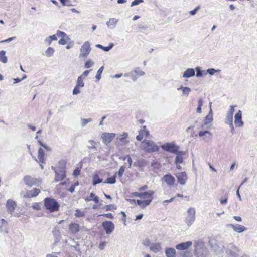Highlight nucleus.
<instances>
[{
	"label": "nucleus",
	"instance_id": "obj_1",
	"mask_svg": "<svg viewBox=\"0 0 257 257\" xmlns=\"http://www.w3.org/2000/svg\"><path fill=\"white\" fill-rule=\"evenodd\" d=\"M44 202L46 209L51 212L57 211L59 209L60 204L54 198L46 197L44 199Z\"/></svg>",
	"mask_w": 257,
	"mask_h": 257
},
{
	"label": "nucleus",
	"instance_id": "obj_2",
	"mask_svg": "<svg viewBox=\"0 0 257 257\" xmlns=\"http://www.w3.org/2000/svg\"><path fill=\"white\" fill-rule=\"evenodd\" d=\"M141 148L148 153L157 152L159 150V147L152 140H144L141 144Z\"/></svg>",
	"mask_w": 257,
	"mask_h": 257
},
{
	"label": "nucleus",
	"instance_id": "obj_3",
	"mask_svg": "<svg viewBox=\"0 0 257 257\" xmlns=\"http://www.w3.org/2000/svg\"><path fill=\"white\" fill-rule=\"evenodd\" d=\"M195 254L197 257H207L208 249L201 241H195Z\"/></svg>",
	"mask_w": 257,
	"mask_h": 257
},
{
	"label": "nucleus",
	"instance_id": "obj_4",
	"mask_svg": "<svg viewBox=\"0 0 257 257\" xmlns=\"http://www.w3.org/2000/svg\"><path fill=\"white\" fill-rule=\"evenodd\" d=\"M241 249L233 243H229L227 245L226 253L229 257H239V253Z\"/></svg>",
	"mask_w": 257,
	"mask_h": 257
},
{
	"label": "nucleus",
	"instance_id": "obj_5",
	"mask_svg": "<svg viewBox=\"0 0 257 257\" xmlns=\"http://www.w3.org/2000/svg\"><path fill=\"white\" fill-rule=\"evenodd\" d=\"M195 209L190 207L187 211L185 221L188 226H191L195 220Z\"/></svg>",
	"mask_w": 257,
	"mask_h": 257
},
{
	"label": "nucleus",
	"instance_id": "obj_6",
	"mask_svg": "<svg viewBox=\"0 0 257 257\" xmlns=\"http://www.w3.org/2000/svg\"><path fill=\"white\" fill-rule=\"evenodd\" d=\"M23 181L26 185L31 188L33 186H38L41 180L30 175H26L23 178Z\"/></svg>",
	"mask_w": 257,
	"mask_h": 257
},
{
	"label": "nucleus",
	"instance_id": "obj_7",
	"mask_svg": "<svg viewBox=\"0 0 257 257\" xmlns=\"http://www.w3.org/2000/svg\"><path fill=\"white\" fill-rule=\"evenodd\" d=\"M91 51L90 43L88 41L85 42L80 48L79 58H85L89 54Z\"/></svg>",
	"mask_w": 257,
	"mask_h": 257
},
{
	"label": "nucleus",
	"instance_id": "obj_8",
	"mask_svg": "<svg viewBox=\"0 0 257 257\" xmlns=\"http://www.w3.org/2000/svg\"><path fill=\"white\" fill-rule=\"evenodd\" d=\"M161 148L165 151L175 154L177 149H179L178 146L174 143H166L161 146Z\"/></svg>",
	"mask_w": 257,
	"mask_h": 257
},
{
	"label": "nucleus",
	"instance_id": "obj_9",
	"mask_svg": "<svg viewBox=\"0 0 257 257\" xmlns=\"http://www.w3.org/2000/svg\"><path fill=\"white\" fill-rule=\"evenodd\" d=\"M116 134L111 133H103L101 137L103 143L105 145H108L115 138Z\"/></svg>",
	"mask_w": 257,
	"mask_h": 257
},
{
	"label": "nucleus",
	"instance_id": "obj_10",
	"mask_svg": "<svg viewBox=\"0 0 257 257\" xmlns=\"http://www.w3.org/2000/svg\"><path fill=\"white\" fill-rule=\"evenodd\" d=\"M102 226L105 230L107 234L111 233L114 229V224L110 221H105L102 223Z\"/></svg>",
	"mask_w": 257,
	"mask_h": 257
},
{
	"label": "nucleus",
	"instance_id": "obj_11",
	"mask_svg": "<svg viewBox=\"0 0 257 257\" xmlns=\"http://www.w3.org/2000/svg\"><path fill=\"white\" fill-rule=\"evenodd\" d=\"M154 194V191H149L144 192L143 193H139V192H133L131 194L132 197H137L141 198L147 199L149 198L150 197H152Z\"/></svg>",
	"mask_w": 257,
	"mask_h": 257
},
{
	"label": "nucleus",
	"instance_id": "obj_12",
	"mask_svg": "<svg viewBox=\"0 0 257 257\" xmlns=\"http://www.w3.org/2000/svg\"><path fill=\"white\" fill-rule=\"evenodd\" d=\"M128 134L123 133V134L120 135L116 138V144L118 146H123L128 143L129 141L127 140Z\"/></svg>",
	"mask_w": 257,
	"mask_h": 257
},
{
	"label": "nucleus",
	"instance_id": "obj_13",
	"mask_svg": "<svg viewBox=\"0 0 257 257\" xmlns=\"http://www.w3.org/2000/svg\"><path fill=\"white\" fill-rule=\"evenodd\" d=\"M162 180L169 186H173L175 183V178L170 173L165 175Z\"/></svg>",
	"mask_w": 257,
	"mask_h": 257
},
{
	"label": "nucleus",
	"instance_id": "obj_14",
	"mask_svg": "<svg viewBox=\"0 0 257 257\" xmlns=\"http://www.w3.org/2000/svg\"><path fill=\"white\" fill-rule=\"evenodd\" d=\"M40 193V190L38 188H33L31 190L27 191L23 196L25 198H31L37 196Z\"/></svg>",
	"mask_w": 257,
	"mask_h": 257
},
{
	"label": "nucleus",
	"instance_id": "obj_15",
	"mask_svg": "<svg viewBox=\"0 0 257 257\" xmlns=\"http://www.w3.org/2000/svg\"><path fill=\"white\" fill-rule=\"evenodd\" d=\"M178 182L181 185H185L187 180L186 173L185 172H182L176 174Z\"/></svg>",
	"mask_w": 257,
	"mask_h": 257
},
{
	"label": "nucleus",
	"instance_id": "obj_16",
	"mask_svg": "<svg viewBox=\"0 0 257 257\" xmlns=\"http://www.w3.org/2000/svg\"><path fill=\"white\" fill-rule=\"evenodd\" d=\"M6 207L8 211L10 212L11 214H12L16 207V203L13 200L8 199L6 202Z\"/></svg>",
	"mask_w": 257,
	"mask_h": 257
},
{
	"label": "nucleus",
	"instance_id": "obj_17",
	"mask_svg": "<svg viewBox=\"0 0 257 257\" xmlns=\"http://www.w3.org/2000/svg\"><path fill=\"white\" fill-rule=\"evenodd\" d=\"M234 123L236 127H241L243 124V122L242 120V113L240 110H239L235 115Z\"/></svg>",
	"mask_w": 257,
	"mask_h": 257
},
{
	"label": "nucleus",
	"instance_id": "obj_18",
	"mask_svg": "<svg viewBox=\"0 0 257 257\" xmlns=\"http://www.w3.org/2000/svg\"><path fill=\"white\" fill-rule=\"evenodd\" d=\"M192 244L190 241L182 242L176 245V248L178 250H185L189 248Z\"/></svg>",
	"mask_w": 257,
	"mask_h": 257
},
{
	"label": "nucleus",
	"instance_id": "obj_19",
	"mask_svg": "<svg viewBox=\"0 0 257 257\" xmlns=\"http://www.w3.org/2000/svg\"><path fill=\"white\" fill-rule=\"evenodd\" d=\"M55 172L56 173L55 176V181L56 182H58L63 180L66 176V172L62 171L60 170H55Z\"/></svg>",
	"mask_w": 257,
	"mask_h": 257
},
{
	"label": "nucleus",
	"instance_id": "obj_20",
	"mask_svg": "<svg viewBox=\"0 0 257 257\" xmlns=\"http://www.w3.org/2000/svg\"><path fill=\"white\" fill-rule=\"evenodd\" d=\"M228 226L232 228L234 231L237 233H241L246 230V228L244 226L238 224H230L228 225Z\"/></svg>",
	"mask_w": 257,
	"mask_h": 257
},
{
	"label": "nucleus",
	"instance_id": "obj_21",
	"mask_svg": "<svg viewBox=\"0 0 257 257\" xmlns=\"http://www.w3.org/2000/svg\"><path fill=\"white\" fill-rule=\"evenodd\" d=\"M69 228L71 232L75 234L80 231V226L77 223H70L69 226Z\"/></svg>",
	"mask_w": 257,
	"mask_h": 257
},
{
	"label": "nucleus",
	"instance_id": "obj_22",
	"mask_svg": "<svg viewBox=\"0 0 257 257\" xmlns=\"http://www.w3.org/2000/svg\"><path fill=\"white\" fill-rule=\"evenodd\" d=\"M195 75V69L193 68H188L183 73V78H190Z\"/></svg>",
	"mask_w": 257,
	"mask_h": 257
},
{
	"label": "nucleus",
	"instance_id": "obj_23",
	"mask_svg": "<svg viewBox=\"0 0 257 257\" xmlns=\"http://www.w3.org/2000/svg\"><path fill=\"white\" fill-rule=\"evenodd\" d=\"M118 21V19L116 18H110L106 22V25L110 29H113L115 28Z\"/></svg>",
	"mask_w": 257,
	"mask_h": 257
},
{
	"label": "nucleus",
	"instance_id": "obj_24",
	"mask_svg": "<svg viewBox=\"0 0 257 257\" xmlns=\"http://www.w3.org/2000/svg\"><path fill=\"white\" fill-rule=\"evenodd\" d=\"M52 233L55 241H59L61 238L59 229L57 227H55L52 231Z\"/></svg>",
	"mask_w": 257,
	"mask_h": 257
},
{
	"label": "nucleus",
	"instance_id": "obj_25",
	"mask_svg": "<svg viewBox=\"0 0 257 257\" xmlns=\"http://www.w3.org/2000/svg\"><path fill=\"white\" fill-rule=\"evenodd\" d=\"M234 112V107L233 106H230L226 117V120L228 122L233 121V114Z\"/></svg>",
	"mask_w": 257,
	"mask_h": 257
},
{
	"label": "nucleus",
	"instance_id": "obj_26",
	"mask_svg": "<svg viewBox=\"0 0 257 257\" xmlns=\"http://www.w3.org/2000/svg\"><path fill=\"white\" fill-rule=\"evenodd\" d=\"M165 254L167 257H175L176 250L173 248H167L165 249Z\"/></svg>",
	"mask_w": 257,
	"mask_h": 257
},
{
	"label": "nucleus",
	"instance_id": "obj_27",
	"mask_svg": "<svg viewBox=\"0 0 257 257\" xmlns=\"http://www.w3.org/2000/svg\"><path fill=\"white\" fill-rule=\"evenodd\" d=\"M213 120L212 109H210L209 114L205 117L204 120L203 125H206Z\"/></svg>",
	"mask_w": 257,
	"mask_h": 257
},
{
	"label": "nucleus",
	"instance_id": "obj_28",
	"mask_svg": "<svg viewBox=\"0 0 257 257\" xmlns=\"http://www.w3.org/2000/svg\"><path fill=\"white\" fill-rule=\"evenodd\" d=\"M153 197H150L149 198H147L146 200H143L140 205V208L144 209L147 206H148L152 202Z\"/></svg>",
	"mask_w": 257,
	"mask_h": 257
},
{
	"label": "nucleus",
	"instance_id": "obj_29",
	"mask_svg": "<svg viewBox=\"0 0 257 257\" xmlns=\"http://www.w3.org/2000/svg\"><path fill=\"white\" fill-rule=\"evenodd\" d=\"M44 151L43 149L40 148L38 150V158L39 160V163H43L44 162Z\"/></svg>",
	"mask_w": 257,
	"mask_h": 257
},
{
	"label": "nucleus",
	"instance_id": "obj_30",
	"mask_svg": "<svg viewBox=\"0 0 257 257\" xmlns=\"http://www.w3.org/2000/svg\"><path fill=\"white\" fill-rule=\"evenodd\" d=\"M113 46L114 44L112 43H111L109 44V46L107 47H104L100 44L96 45V47L102 49L104 51L108 52L113 48Z\"/></svg>",
	"mask_w": 257,
	"mask_h": 257
},
{
	"label": "nucleus",
	"instance_id": "obj_31",
	"mask_svg": "<svg viewBox=\"0 0 257 257\" xmlns=\"http://www.w3.org/2000/svg\"><path fill=\"white\" fill-rule=\"evenodd\" d=\"M116 173H115L113 176L108 178L103 183L110 184H114L116 182Z\"/></svg>",
	"mask_w": 257,
	"mask_h": 257
},
{
	"label": "nucleus",
	"instance_id": "obj_32",
	"mask_svg": "<svg viewBox=\"0 0 257 257\" xmlns=\"http://www.w3.org/2000/svg\"><path fill=\"white\" fill-rule=\"evenodd\" d=\"M161 249V245L159 243H153L150 246L151 250L154 252H157L160 251Z\"/></svg>",
	"mask_w": 257,
	"mask_h": 257
},
{
	"label": "nucleus",
	"instance_id": "obj_33",
	"mask_svg": "<svg viewBox=\"0 0 257 257\" xmlns=\"http://www.w3.org/2000/svg\"><path fill=\"white\" fill-rule=\"evenodd\" d=\"M0 61L3 63H6L8 62V58L4 50L0 51Z\"/></svg>",
	"mask_w": 257,
	"mask_h": 257
},
{
	"label": "nucleus",
	"instance_id": "obj_34",
	"mask_svg": "<svg viewBox=\"0 0 257 257\" xmlns=\"http://www.w3.org/2000/svg\"><path fill=\"white\" fill-rule=\"evenodd\" d=\"M89 145H87V148L88 149H96L97 143L94 141L93 140H89L88 141Z\"/></svg>",
	"mask_w": 257,
	"mask_h": 257
},
{
	"label": "nucleus",
	"instance_id": "obj_35",
	"mask_svg": "<svg viewBox=\"0 0 257 257\" xmlns=\"http://www.w3.org/2000/svg\"><path fill=\"white\" fill-rule=\"evenodd\" d=\"M196 71V76L197 77H200L203 76L204 74H206V72L204 70H200L199 67H196L195 68V71Z\"/></svg>",
	"mask_w": 257,
	"mask_h": 257
},
{
	"label": "nucleus",
	"instance_id": "obj_36",
	"mask_svg": "<svg viewBox=\"0 0 257 257\" xmlns=\"http://www.w3.org/2000/svg\"><path fill=\"white\" fill-rule=\"evenodd\" d=\"M102 182V179H101L99 175L95 174L94 175L93 178V185H95L97 184L100 183Z\"/></svg>",
	"mask_w": 257,
	"mask_h": 257
},
{
	"label": "nucleus",
	"instance_id": "obj_37",
	"mask_svg": "<svg viewBox=\"0 0 257 257\" xmlns=\"http://www.w3.org/2000/svg\"><path fill=\"white\" fill-rule=\"evenodd\" d=\"M133 72L136 74L138 77L145 75V72L141 70L140 68L138 67H136L134 69Z\"/></svg>",
	"mask_w": 257,
	"mask_h": 257
},
{
	"label": "nucleus",
	"instance_id": "obj_38",
	"mask_svg": "<svg viewBox=\"0 0 257 257\" xmlns=\"http://www.w3.org/2000/svg\"><path fill=\"white\" fill-rule=\"evenodd\" d=\"M59 169L58 170H61L62 171H65V168L66 166V162L65 161L62 160L59 161Z\"/></svg>",
	"mask_w": 257,
	"mask_h": 257
},
{
	"label": "nucleus",
	"instance_id": "obj_39",
	"mask_svg": "<svg viewBox=\"0 0 257 257\" xmlns=\"http://www.w3.org/2000/svg\"><path fill=\"white\" fill-rule=\"evenodd\" d=\"M93 121V119L91 118H89L87 119L85 118H81V126L82 127H85L86 124L89 122H91Z\"/></svg>",
	"mask_w": 257,
	"mask_h": 257
},
{
	"label": "nucleus",
	"instance_id": "obj_40",
	"mask_svg": "<svg viewBox=\"0 0 257 257\" xmlns=\"http://www.w3.org/2000/svg\"><path fill=\"white\" fill-rule=\"evenodd\" d=\"M192 253L189 251H184L179 253L178 257H192Z\"/></svg>",
	"mask_w": 257,
	"mask_h": 257
},
{
	"label": "nucleus",
	"instance_id": "obj_41",
	"mask_svg": "<svg viewBox=\"0 0 257 257\" xmlns=\"http://www.w3.org/2000/svg\"><path fill=\"white\" fill-rule=\"evenodd\" d=\"M83 78L82 76L78 77L76 82V86L79 87H82L84 86V83L83 82Z\"/></svg>",
	"mask_w": 257,
	"mask_h": 257
},
{
	"label": "nucleus",
	"instance_id": "obj_42",
	"mask_svg": "<svg viewBox=\"0 0 257 257\" xmlns=\"http://www.w3.org/2000/svg\"><path fill=\"white\" fill-rule=\"evenodd\" d=\"M85 215V212L81 211L79 209H76L75 210V216L76 217H81L84 216Z\"/></svg>",
	"mask_w": 257,
	"mask_h": 257
},
{
	"label": "nucleus",
	"instance_id": "obj_43",
	"mask_svg": "<svg viewBox=\"0 0 257 257\" xmlns=\"http://www.w3.org/2000/svg\"><path fill=\"white\" fill-rule=\"evenodd\" d=\"M203 105V100L201 99H199L198 101V107L196 109L197 113H201V107Z\"/></svg>",
	"mask_w": 257,
	"mask_h": 257
},
{
	"label": "nucleus",
	"instance_id": "obj_44",
	"mask_svg": "<svg viewBox=\"0 0 257 257\" xmlns=\"http://www.w3.org/2000/svg\"><path fill=\"white\" fill-rule=\"evenodd\" d=\"M198 134L200 137L207 136V135H208L209 137H212V134L208 131H200Z\"/></svg>",
	"mask_w": 257,
	"mask_h": 257
},
{
	"label": "nucleus",
	"instance_id": "obj_45",
	"mask_svg": "<svg viewBox=\"0 0 257 257\" xmlns=\"http://www.w3.org/2000/svg\"><path fill=\"white\" fill-rule=\"evenodd\" d=\"M104 66H101L97 71L96 75V78L97 80H99L101 79V75L103 71Z\"/></svg>",
	"mask_w": 257,
	"mask_h": 257
},
{
	"label": "nucleus",
	"instance_id": "obj_46",
	"mask_svg": "<svg viewBox=\"0 0 257 257\" xmlns=\"http://www.w3.org/2000/svg\"><path fill=\"white\" fill-rule=\"evenodd\" d=\"M54 51V49L53 48L49 47L46 51L45 53L47 56L50 57L53 54Z\"/></svg>",
	"mask_w": 257,
	"mask_h": 257
},
{
	"label": "nucleus",
	"instance_id": "obj_47",
	"mask_svg": "<svg viewBox=\"0 0 257 257\" xmlns=\"http://www.w3.org/2000/svg\"><path fill=\"white\" fill-rule=\"evenodd\" d=\"M125 171V167L123 166H121L117 172H116V175H118L119 178H121Z\"/></svg>",
	"mask_w": 257,
	"mask_h": 257
},
{
	"label": "nucleus",
	"instance_id": "obj_48",
	"mask_svg": "<svg viewBox=\"0 0 257 257\" xmlns=\"http://www.w3.org/2000/svg\"><path fill=\"white\" fill-rule=\"evenodd\" d=\"M191 91V89L189 87H184L182 93L183 94L188 96L189 95V93Z\"/></svg>",
	"mask_w": 257,
	"mask_h": 257
},
{
	"label": "nucleus",
	"instance_id": "obj_49",
	"mask_svg": "<svg viewBox=\"0 0 257 257\" xmlns=\"http://www.w3.org/2000/svg\"><path fill=\"white\" fill-rule=\"evenodd\" d=\"M56 35L58 37H67V34L65 32L61 31L60 30H58L57 31Z\"/></svg>",
	"mask_w": 257,
	"mask_h": 257
},
{
	"label": "nucleus",
	"instance_id": "obj_50",
	"mask_svg": "<svg viewBox=\"0 0 257 257\" xmlns=\"http://www.w3.org/2000/svg\"><path fill=\"white\" fill-rule=\"evenodd\" d=\"M175 162L176 164L183 162V157L180 155H177L175 158Z\"/></svg>",
	"mask_w": 257,
	"mask_h": 257
},
{
	"label": "nucleus",
	"instance_id": "obj_51",
	"mask_svg": "<svg viewBox=\"0 0 257 257\" xmlns=\"http://www.w3.org/2000/svg\"><path fill=\"white\" fill-rule=\"evenodd\" d=\"M68 37L67 36V37L61 38L58 42V43L61 45H65L67 43V40L68 39Z\"/></svg>",
	"mask_w": 257,
	"mask_h": 257
},
{
	"label": "nucleus",
	"instance_id": "obj_52",
	"mask_svg": "<svg viewBox=\"0 0 257 257\" xmlns=\"http://www.w3.org/2000/svg\"><path fill=\"white\" fill-rule=\"evenodd\" d=\"M219 71V70H217L214 68H209L206 71V74L208 73L210 75H213L215 74V72Z\"/></svg>",
	"mask_w": 257,
	"mask_h": 257
},
{
	"label": "nucleus",
	"instance_id": "obj_53",
	"mask_svg": "<svg viewBox=\"0 0 257 257\" xmlns=\"http://www.w3.org/2000/svg\"><path fill=\"white\" fill-rule=\"evenodd\" d=\"M94 65V62L90 60H87L85 63V67L87 68L91 67Z\"/></svg>",
	"mask_w": 257,
	"mask_h": 257
},
{
	"label": "nucleus",
	"instance_id": "obj_54",
	"mask_svg": "<svg viewBox=\"0 0 257 257\" xmlns=\"http://www.w3.org/2000/svg\"><path fill=\"white\" fill-rule=\"evenodd\" d=\"M0 231L1 232H4L6 234H7L8 233L7 225H1L0 226Z\"/></svg>",
	"mask_w": 257,
	"mask_h": 257
},
{
	"label": "nucleus",
	"instance_id": "obj_55",
	"mask_svg": "<svg viewBox=\"0 0 257 257\" xmlns=\"http://www.w3.org/2000/svg\"><path fill=\"white\" fill-rule=\"evenodd\" d=\"M81 170L79 168H76L73 171V175L76 177L80 174Z\"/></svg>",
	"mask_w": 257,
	"mask_h": 257
},
{
	"label": "nucleus",
	"instance_id": "obj_56",
	"mask_svg": "<svg viewBox=\"0 0 257 257\" xmlns=\"http://www.w3.org/2000/svg\"><path fill=\"white\" fill-rule=\"evenodd\" d=\"M105 216V217H106L107 218H110V219H113V218H114L112 214L110 213L100 214L98 215V216Z\"/></svg>",
	"mask_w": 257,
	"mask_h": 257
},
{
	"label": "nucleus",
	"instance_id": "obj_57",
	"mask_svg": "<svg viewBox=\"0 0 257 257\" xmlns=\"http://www.w3.org/2000/svg\"><path fill=\"white\" fill-rule=\"evenodd\" d=\"M48 38L50 39L49 41V44H50L51 43V41L52 40H57V36L56 34H54V35L50 36Z\"/></svg>",
	"mask_w": 257,
	"mask_h": 257
},
{
	"label": "nucleus",
	"instance_id": "obj_58",
	"mask_svg": "<svg viewBox=\"0 0 257 257\" xmlns=\"http://www.w3.org/2000/svg\"><path fill=\"white\" fill-rule=\"evenodd\" d=\"M143 2V0H134L132 2L131 6L132 7L134 6L138 5L140 3H142Z\"/></svg>",
	"mask_w": 257,
	"mask_h": 257
},
{
	"label": "nucleus",
	"instance_id": "obj_59",
	"mask_svg": "<svg viewBox=\"0 0 257 257\" xmlns=\"http://www.w3.org/2000/svg\"><path fill=\"white\" fill-rule=\"evenodd\" d=\"M131 78L133 81H136L138 79V76L135 74L133 71L131 72Z\"/></svg>",
	"mask_w": 257,
	"mask_h": 257
},
{
	"label": "nucleus",
	"instance_id": "obj_60",
	"mask_svg": "<svg viewBox=\"0 0 257 257\" xmlns=\"http://www.w3.org/2000/svg\"><path fill=\"white\" fill-rule=\"evenodd\" d=\"M16 37L15 36L9 38L7 39L0 41V43L10 42V41L15 40Z\"/></svg>",
	"mask_w": 257,
	"mask_h": 257
},
{
	"label": "nucleus",
	"instance_id": "obj_61",
	"mask_svg": "<svg viewBox=\"0 0 257 257\" xmlns=\"http://www.w3.org/2000/svg\"><path fill=\"white\" fill-rule=\"evenodd\" d=\"M80 90H79V87H77L76 86H75L73 90V95H76L78 93H80Z\"/></svg>",
	"mask_w": 257,
	"mask_h": 257
},
{
	"label": "nucleus",
	"instance_id": "obj_62",
	"mask_svg": "<svg viewBox=\"0 0 257 257\" xmlns=\"http://www.w3.org/2000/svg\"><path fill=\"white\" fill-rule=\"evenodd\" d=\"M32 208L36 210H40V207L38 203H35L32 205Z\"/></svg>",
	"mask_w": 257,
	"mask_h": 257
},
{
	"label": "nucleus",
	"instance_id": "obj_63",
	"mask_svg": "<svg viewBox=\"0 0 257 257\" xmlns=\"http://www.w3.org/2000/svg\"><path fill=\"white\" fill-rule=\"evenodd\" d=\"M200 9V7L199 6H197V7H196L194 10H192V11H190L189 12V13L191 15H194L195 14H196V13H197V11Z\"/></svg>",
	"mask_w": 257,
	"mask_h": 257
},
{
	"label": "nucleus",
	"instance_id": "obj_64",
	"mask_svg": "<svg viewBox=\"0 0 257 257\" xmlns=\"http://www.w3.org/2000/svg\"><path fill=\"white\" fill-rule=\"evenodd\" d=\"M95 194L93 193H91L90 194V196L89 197H87L86 199H85V200L86 201H91L92 200L93 198V197L94 196Z\"/></svg>",
	"mask_w": 257,
	"mask_h": 257
}]
</instances>
